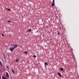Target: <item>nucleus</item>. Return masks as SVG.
<instances>
[{"label": "nucleus", "mask_w": 79, "mask_h": 79, "mask_svg": "<svg viewBox=\"0 0 79 79\" xmlns=\"http://www.w3.org/2000/svg\"><path fill=\"white\" fill-rule=\"evenodd\" d=\"M17 47H18V45L14 44L13 47H12L10 49V50H14V49H15V48H17Z\"/></svg>", "instance_id": "f257e3e1"}, {"label": "nucleus", "mask_w": 79, "mask_h": 79, "mask_svg": "<svg viewBox=\"0 0 79 79\" xmlns=\"http://www.w3.org/2000/svg\"><path fill=\"white\" fill-rule=\"evenodd\" d=\"M53 3H52V6H54V5H55V0H53Z\"/></svg>", "instance_id": "f03ea898"}, {"label": "nucleus", "mask_w": 79, "mask_h": 79, "mask_svg": "<svg viewBox=\"0 0 79 79\" xmlns=\"http://www.w3.org/2000/svg\"><path fill=\"white\" fill-rule=\"evenodd\" d=\"M6 76L7 77H8V76H9V74H8V73H6Z\"/></svg>", "instance_id": "7ed1b4c3"}, {"label": "nucleus", "mask_w": 79, "mask_h": 79, "mask_svg": "<svg viewBox=\"0 0 79 79\" xmlns=\"http://www.w3.org/2000/svg\"><path fill=\"white\" fill-rule=\"evenodd\" d=\"M58 74L59 76H60V77H61V75L59 73H58Z\"/></svg>", "instance_id": "20e7f679"}, {"label": "nucleus", "mask_w": 79, "mask_h": 79, "mask_svg": "<svg viewBox=\"0 0 79 79\" xmlns=\"http://www.w3.org/2000/svg\"><path fill=\"white\" fill-rule=\"evenodd\" d=\"M19 61V59H17L16 60V62H18Z\"/></svg>", "instance_id": "39448f33"}, {"label": "nucleus", "mask_w": 79, "mask_h": 79, "mask_svg": "<svg viewBox=\"0 0 79 79\" xmlns=\"http://www.w3.org/2000/svg\"><path fill=\"white\" fill-rule=\"evenodd\" d=\"M44 64H45V65H48V63L46 62L44 63Z\"/></svg>", "instance_id": "423d86ee"}, {"label": "nucleus", "mask_w": 79, "mask_h": 79, "mask_svg": "<svg viewBox=\"0 0 79 79\" xmlns=\"http://www.w3.org/2000/svg\"><path fill=\"white\" fill-rule=\"evenodd\" d=\"M2 79H7V78H6L5 77H2Z\"/></svg>", "instance_id": "0eeeda50"}, {"label": "nucleus", "mask_w": 79, "mask_h": 79, "mask_svg": "<svg viewBox=\"0 0 79 79\" xmlns=\"http://www.w3.org/2000/svg\"><path fill=\"white\" fill-rule=\"evenodd\" d=\"M6 10H8L9 11H10V9H7V8H6Z\"/></svg>", "instance_id": "6e6552de"}, {"label": "nucleus", "mask_w": 79, "mask_h": 79, "mask_svg": "<svg viewBox=\"0 0 79 79\" xmlns=\"http://www.w3.org/2000/svg\"><path fill=\"white\" fill-rule=\"evenodd\" d=\"M2 62L1 61H0V65H2Z\"/></svg>", "instance_id": "1a4fd4ad"}, {"label": "nucleus", "mask_w": 79, "mask_h": 79, "mask_svg": "<svg viewBox=\"0 0 79 79\" xmlns=\"http://www.w3.org/2000/svg\"><path fill=\"white\" fill-rule=\"evenodd\" d=\"M23 53H25V54H27V52H24Z\"/></svg>", "instance_id": "9d476101"}, {"label": "nucleus", "mask_w": 79, "mask_h": 79, "mask_svg": "<svg viewBox=\"0 0 79 79\" xmlns=\"http://www.w3.org/2000/svg\"><path fill=\"white\" fill-rule=\"evenodd\" d=\"M60 69V70H61V71H63V69H62V68H61Z\"/></svg>", "instance_id": "9b49d317"}, {"label": "nucleus", "mask_w": 79, "mask_h": 79, "mask_svg": "<svg viewBox=\"0 0 79 79\" xmlns=\"http://www.w3.org/2000/svg\"><path fill=\"white\" fill-rule=\"evenodd\" d=\"M28 31H29V32H31V30L30 29L29 30H28Z\"/></svg>", "instance_id": "f8f14e48"}, {"label": "nucleus", "mask_w": 79, "mask_h": 79, "mask_svg": "<svg viewBox=\"0 0 79 79\" xmlns=\"http://www.w3.org/2000/svg\"><path fill=\"white\" fill-rule=\"evenodd\" d=\"M12 72H13V73H15V71L13 70H12Z\"/></svg>", "instance_id": "ddd939ff"}, {"label": "nucleus", "mask_w": 79, "mask_h": 79, "mask_svg": "<svg viewBox=\"0 0 79 79\" xmlns=\"http://www.w3.org/2000/svg\"><path fill=\"white\" fill-rule=\"evenodd\" d=\"M10 21H11L9 20V21H7V22H8V23H10Z\"/></svg>", "instance_id": "4468645a"}, {"label": "nucleus", "mask_w": 79, "mask_h": 79, "mask_svg": "<svg viewBox=\"0 0 79 79\" xmlns=\"http://www.w3.org/2000/svg\"><path fill=\"white\" fill-rule=\"evenodd\" d=\"M33 57H35V58L36 57V56L35 55H34V56H33Z\"/></svg>", "instance_id": "2eb2a0df"}, {"label": "nucleus", "mask_w": 79, "mask_h": 79, "mask_svg": "<svg viewBox=\"0 0 79 79\" xmlns=\"http://www.w3.org/2000/svg\"><path fill=\"white\" fill-rule=\"evenodd\" d=\"M2 37H4V36L3 34H2Z\"/></svg>", "instance_id": "dca6fc26"}, {"label": "nucleus", "mask_w": 79, "mask_h": 79, "mask_svg": "<svg viewBox=\"0 0 79 79\" xmlns=\"http://www.w3.org/2000/svg\"><path fill=\"white\" fill-rule=\"evenodd\" d=\"M11 52H13V50H10Z\"/></svg>", "instance_id": "f3484780"}, {"label": "nucleus", "mask_w": 79, "mask_h": 79, "mask_svg": "<svg viewBox=\"0 0 79 79\" xmlns=\"http://www.w3.org/2000/svg\"><path fill=\"white\" fill-rule=\"evenodd\" d=\"M58 35L60 34V32H59L58 33Z\"/></svg>", "instance_id": "a211bd4d"}, {"label": "nucleus", "mask_w": 79, "mask_h": 79, "mask_svg": "<svg viewBox=\"0 0 79 79\" xmlns=\"http://www.w3.org/2000/svg\"><path fill=\"white\" fill-rule=\"evenodd\" d=\"M6 68L8 69V67H6Z\"/></svg>", "instance_id": "6ab92c4d"}, {"label": "nucleus", "mask_w": 79, "mask_h": 79, "mask_svg": "<svg viewBox=\"0 0 79 79\" xmlns=\"http://www.w3.org/2000/svg\"><path fill=\"white\" fill-rule=\"evenodd\" d=\"M4 55H5V54H4Z\"/></svg>", "instance_id": "aec40b11"}]
</instances>
